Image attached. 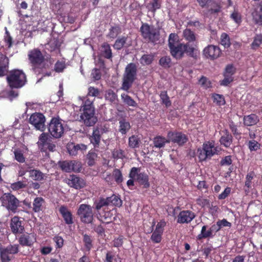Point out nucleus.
I'll list each match as a JSON object with an SVG mask.
<instances>
[{"instance_id":"obj_1","label":"nucleus","mask_w":262,"mask_h":262,"mask_svg":"<svg viewBox=\"0 0 262 262\" xmlns=\"http://www.w3.org/2000/svg\"><path fill=\"white\" fill-rule=\"evenodd\" d=\"M183 37L187 41L181 42L178 35L174 33L169 34L168 39V46L171 56L177 60H181L186 55L194 60H198L200 55L196 41V35L190 29H185L183 31Z\"/></svg>"},{"instance_id":"obj_2","label":"nucleus","mask_w":262,"mask_h":262,"mask_svg":"<svg viewBox=\"0 0 262 262\" xmlns=\"http://www.w3.org/2000/svg\"><path fill=\"white\" fill-rule=\"evenodd\" d=\"M28 57L31 70L36 75L41 74L48 68V65L45 62V56L39 49L34 48L30 50Z\"/></svg>"},{"instance_id":"obj_3","label":"nucleus","mask_w":262,"mask_h":262,"mask_svg":"<svg viewBox=\"0 0 262 262\" xmlns=\"http://www.w3.org/2000/svg\"><path fill=\"white\" fill-rule=\"evenodd\" d=\"M137 66L130 62L126 65L122 78L121 90L128 92L137 77Z\"/></svg>"},{"instance_id":"obj_4","label":"nucleus","mask_w":262,"mask_h":262,"mask_svg":"<svg viewBox=\"0 0 262 262\" xmlns=\"http://www.w3.org/2000/svg\"><path fill=\"white\" fill-rule=\"evenodd\" d=\"M8 85L11 89L23 87L27 82V76L21 70L14 69L9 72L6 77Z\"/></svg>"},{"instance_id":"obj_5","label":"nucleus","mask_w":262,"mask_h":262,"mask_svg":"<svg viewBox=\"0 0 262 262\" xmlns=\"http://www.w3.org/2000/svg\"><path fill=\"white\" fill-rule=\"evenodd\" d=\"M82 113L80 115L81 120L86 126H92L97 121L95 116V108L93 102L86 99L82 106Z\"/></svg>"},{"instance_id":"obj_6","label":"nucleus","mask_w":262,"mask_h":262,"mask_svg":"<svg viewBox=\"0 0 262 262\" xmlns=\"http://www.w3.org/2000/svg\"><path fill=\"white\" fill-rule=\"evenodd\" d=\"M140 32L143 38L148 42H156L160 38V32L153 26L147 23H142Z\"/></svg>"},{"instance_id":"obj_7","label":"nucleus","mask_w":262,"mask_h":262,"mask_svg":"<svg viewBox=\"0 0 262 262\" xmlns=\"http://www.w3.org/2000/svg\"><path fill=\"white\" fill-rule=\"evenodd\" d=\"M77 215L80 221L84 224H91L94 220V213L93 207L88 204H80L77 209Z\"/></svg>"},{"instance_id":"obj_8","label":"nucleus","mask_w":262,"mask_h":262,"mask_svg":"<svg viewBox=\"0 0 262 262\" xmlns=\"http://www.w3.org/2000/svg\"><path fill=\"white\" fill-rule=\"evenodd\" d=\"M198 157L200 161H206L217 154V148L214 143L210 141L205 142L202 148H199L197 151Z\"/></svg>"},{"instance_id":"obj_9","label":"nucleus","mask_w":262,"mask_h":262,"mask_svg":"<svg viewBox=\"0 0 262 262\" xmlns=\"http://www.w3.org/2000/svg\"><path fill=\"white\" fill-rule=\"evenodd\" d=\"M48 130L53 138L58 139L61 137L64 133V127L61 120L58 118H52L49 124Z\"/></svg>"},{"instance_id":"obj_10","label":"nucleus","mask_w":262,"mask_h":262,"mask_svg":"<svg viewBox=\"0 0 262 262\" xmlns=\"http://www.w3.org/2000/svg\"><path fill=\"white\" fill-rule=\"evenodd\" d=\"M37 144L41 151L47 152L48 150L54 151L55 150L56 146L52 142L50 136L47 133H42L41 134Z\"/></svg>"},{"instance_id":"obj_11","label":"nucleus","mask_w":262,"mask_h":262,"mask_svg":"<svg viewBox=\"0 0 262 262\" xmlns=\"http://www.w3.org/2000/svg\"><path fill=\"white\" fill-rule=\"evenodd\" d=\"M18 238V242L22 247H32L36 242L37 235L34 232L23 231Z\"/></svg>"},{"instance_id":"obj_12","label":"nucleus","mask_w":262,"mask_h":262,"mask_svg":"<svg viewBox=\"0 0 262 262\" xmlns=\"http://www.w3.org/2000/svg\"><path fill=\"white\" fill-rule=\"evenodd\" d=\"M2 203L8 209L15 212L19 206V201L14 195L7 193L2 197Z\"/></svg>"},{"instance_id":"obj_13","label":"nucleus","mask_w":262,"mask_h":262,"mask_svg":"<svg viewBox=\"0 0 262 262\" xmlns=\"http://www.w3.org/2000/svg\"><path fill=\"white\" fill-rule=\"evenodd\" d=\"M203 54L206 58L214 60L221 56L222 51L219 46L210 45L203 49Z\"/></svg>"},{"instance_id":"obj_14","label":"nucleus","mask_w":262,"mask_h":262,"mask_svg":"<svg viewBox=\"0 0 262 262\" xmlns=\"http://www.w3.org/2000/svg\"><path fill=\"white\" fill-rule=\"evenodd\" d=\"M60 167L66 172H80L82 168V164L80 161L76 160L63 161L60 163Z\"/></svg>"},{"instance_id":"obj_15","label":"nucleus","mask_w":262,"mask_h":262,"mask_svg":"<svg viewBox=\"0 0 262 262\" xmlns=\"http://www.w3.org/2000/svg\"><path fill=\"white\" fill-rule=\"evenodd\" d=\"M45 117L41 113H34L31 115L29 122L32 124L36 129L43 131L45 129Z\"/></svg>"},{"instance_id":"obj_16","label":"nucleus","mask_w":262,"mask_h":262,"mask_svg":"<svg viewBox=\"0 0 262 262\" xmlns=\"http://www.w3.org/2000/svg\"><path fill=\"white\" fill-rule=\"evenodd\" d=\"M167 137L169 141H170L179 146L184 145L188 140L187 136L182 132H169L167 134Z\"/></svg>"},{"instance_id":"obj_17","label":"nucleus","mask_w":262,"mask_h":262,"mask_svg":"<svg viewBox=\"0 0 262 262\" xmlns=\"http://www.w3.org/2000/svg\"><path fill=\"white\" fill-rule=\"evenodd\" d=\"M195 214L189 210L181 211L177 218V223L184 224H189L195 218Z\"/></svg>"},{"instance_id":"obj_18","label":"nucleus","mask_w":262,"mask_h":262,"mask_svg":"<svg viewBox=\"0 0 262 262\" xmlns=\"http://www.w3.org/2000/svg\"><path fill=\"white\" fill-rule=\"evenodd\" d=\"M10 228L13 234L21 233L25 230L23 221L18 216H14L11 220Z\"/></svg>"},{"instance_id":"obj_19","label":"nucleus","mask_w":262,"mask_h":262,"mask_svg":"<svg viewBox=\"0 0 262 262\" xmlns=\"http://www.w3.org/2000/svg\"><path fill=\"white\" fill-rule=\"evenodd\" d=\"M59 212L61 214L64 223L67 225H72L74 223V217L71 211L65 205L61 206L59 208Z\"/></svg>"},{"instance_id":"obj_20","label":"nucleus","mask_w":262,"mask_h":262,"mask_svg":"<svg viewBox=\"0 0 262 262\" xmlns=\"http://www.w3.org/2000/svg\"><path fill=\"white\" fill-rule=\"evenodd\" d=\"M253 19L255 24L262 25V2L257 4L252 13Z\"/></svg>"},{"instance_id":"obj_21","label":"nucleus","mask_w":262,"mask_h":262,"mask_svg":"<svg viewBox=\"0 0 262 262\" xmlns=\"http://www.w3.org/2000/svg\"><path fill=\"white\" fill-rule=\"evenodd\" d=\"M223 135L220 139L221 145L225 147H229L233 142V137L230 132L226 129L222 131Z\"/></svg>"},{"instance_id":"obj_22","label":"nucleus","mask_w":262,"mask_h":262,"mask_svg":"<svg viewBox=\"0 0 262 262\" xmlns=\"http://www.w3.org/2000/svg\"><path fill=\"white\" fill-rule=\"evenodd\" d=\"M214 236V234H212L210 228L207 225L202 226L200 233L196 236L197 241H202L205 238H212Z\"/></svg>"},{"instance_id":"obj_23","label":"nucleus","mask_w":262,"mask_h":262,"mask_svg":"<svg viewBox=\"0 0 262 262\" xmlns=\"http://www.w3.org/2000/svg\"><path fill=\"white\" fill-rule=\"evenodd\" d=\"M101 136L99 132L93 128L92 134L91 135H90L89 139L90 143L92 144L95 148L99 147Z\"/></svg>"},{"instance_id":"obj_24","label":"nucleus","mask_w":262,"mask_h":262,"mask_svg":"<svg viewBox=\"0 0 262 262\" xmlns=\"http://www.w3.org/2000/svg\"><path fill=\"white\" fill-rule=\"evenodd\" d=\"M136 181L143 188H148L150 186L148 176L145 172H140L136 178Z\"/></svg>"},{"instance_id":"obj_25","label":"nucleus","mask_w":262,"mask_h":262,"mask_svg":"<svg viewBox=\"0 0 262 262\" xmlns=\"http://www.w3.org/2000/svg\"><path fill=\"white\" fill-rule=\"evenodd\" d=\"M68 184L76 189H79L83 187V183L80 178L74 174L70 175L68 179Z\"/></svg>"},{"instance_id":"obj_26","label":"nucleus","mask_w":262,"mask_h":262,"mask_svg":"<svg viewBox=\"0 0 262 262\" xmlns=\"http://www.w3.org/2000/svg\"><path fill=\"white\" fill-rule=\"evenodd\" d=\"M259 121L258 117L256 114H254L245 116L243 118L244 124L248 126L254 125L256 124Z\"/></svg>"},{"instance_id":"obj_27","label":"nucleus","mask_w":262,"mask_h":262,"mask_svg":"<svg viewBox=\"0 0 262 262\" xmlns=\"http://www.w3.org/2000/svg\"><path fill=\"white\" fill-rule=\"evenodd\" d=\"M254 177L255 174L253 171L248 172L246 176L244 190L246 194L249 193L250 189L252 188V180Z\"/></svg>"},{"instance_id":"obj_28","label":"nucleus","mask_w":262,"mask_h":262,"mask_svg":"<svg viewBox=\"0 0 262 262\" xmlns=\"http://www.w3.org/2000/svg\"><path fill=\"white\" fill-rule=\"evenodd\" d=\"M101 48V55L106 59H112L113 54L110 45L107 42H104Z\"/></svg>"},{"instance_id":"obj_29","label":"nucleus","mask_w":262,"mask_h":262,"mask_svg":"<svg viewBox=\"0 0 262 262\" xmlns=\"http://www.w3.org/2000/svg\"><path fill=\"white\" fill-rule=\"evenodd\" d=\"M45 200L42 197H36L33 202L32 210L34 212H39L43 209Z\"/></svg>"},{"instance_id":"obj_30","label":"nucleus","mask_w":262,"mask_h":262,"mask_svg":"<svg viewBox=\"0 0 262 262\" xmlns=\"http://www.w3.org/2000/svg\"><path fill=\"white\" fill-rule=\"evenodd\" d=\"M168 143H169V140L161 136H157L153 139V144L154 147L156 148L164 147Z\"/></svg>"},{"instance_id":"obj_31","label":"nucleus","mask_w":262,"mask_h":262,"mask_svg":"<svg viewBox=\"0 0 262 262\" xmlns=\"http://www.w3.org/2000/svg\"><path fill=\"white\" fill-rule=\"evenodd\" d=\"M60 47V43L58 39L53 38L50 40V41L46 45V48L50 52H53L59 49Z\"/></svg>"},{"instance_id":"obj_32","label":"nucleus","mask_w":262,"mask_h":262,"mask_svg":"<svg viewBox=\"0 0 262 262\" xmlns=\"http://www.w3.org/2000/svg\"><path fill=\"white\" fill-rule=\"evenodd\" d=\"M121 98L123 102L127 106L136 107L138 106L137 103L128 94L122 93L121 95Z\"/></svg>"},{"instance_id":"obj_33","label":"nucleus","mask_w":262,"mask_h":262,"mask_svg":"<svg viewBox=\"0 0 262 262\" xmlns=\"http://www.w3.org/2000/svg\"><path fill=\"white\" fill-rule=\"evenodd\" d=\"M119 131L122 135H125L130 129V123L125 119L119 121Z\"/></svg>"},{"instance_id":"obj_34","label":"nucleus","mask_w":262,"mask_h":262,"mask_svg":"<svg viewBox=\"0 0 262 262\" xmlns=\"http://www.w3.org/2000/svg\"><path fill=\"white\" fill-rule=\"evenodd\" d=\"M104 97L106 100L112 103H117L118 101V95L112 90L109 89L106 91Z\"/></svg>"},{"instance_id":"obj_35","label":"nucleus","mask_w":262,"mask_h":262,"mask_svg":"<svg viewBox=\"0 0 262 262\" xmlns=\"http://www.w3.org/2000/svg\"><path fill=\"white\" fill-rule=\"evenodd\" d=\"M106 200L108 203V205H112L119 207L122 204V201L120 196L116 194H113L111 196L107 197Z\"/></svg>"},{"instance_id":"obj_36","label":"nucleus","mask_w":262,"mask_h":262,"mask_svg":"<svg viewBox=\"0 0 262 262\" xmlns=\"http://www.w3.org/2000/svg\"><path fill=\"white\" fill-rule=\"evenodd\" d=\"M107 206H108V203L106 198L100 197L98 200H96L94 202V208L98 212L103 207Z\"/></svg>"},{"instance_id":"obj_37","label":"nucleus","mask_w":262,"mask_h":262,"mask_svg":"<svg viewBox=\"0 0 262 262\" xmlns=\"http://www.w3.org/2000/svg\"><path fill=\"white\" fill-rule=\"evenodd\" d=\"M121 32V28L119 25H115L111 27L109 29L107 36L111 38L114 39L117 37L118 34Z\"/></svg>"},{"instance_id":"obj_38","label":"nucleus","mask_w":262,"mask_h":262,"mask_svg":"<svg viewBox=\"0 0 262 262\" xmlns=\"http://www.w3.org/2000/svg\"><path fill=\"white\" fill-rule=\"evenodd\" d=\"M5 33L4 35L3 40L5 43L6 46L8 48L12 47L13 41V37L11 35L10 32L6 27L5 28Z\"/></svg>"},{"instance_id":"obj_39","label":"nucleus","mask_w":262,"mask_h":262,"mask_svg":"<svg viewBox=\"0 0 262 262\" xmlns=\"http://www.w3.org/2000/svg\"><path fill=\"white\" fill-rule=\"evenodd\" d=\"M212 98L213 103H215L217 105H224L226 103L224 96L223 95L214 93L212 95Z\"/></svg>"},{"instance_id":"obj_40","label":"nucleus","mask_w":262,"mask_h":262,"mask_svg":"<svg viewBox=\"0 0 262 262\" xmlns=\"http://www.w3.org/2000/svg\"><path fill=\"white\" fill-rule=\"evenodd\" d=\"M248 149L251 152L256 151L260 148V144L255 140H250L246 142Z\"/></svg>"},{"instance_id":"obj_41","label":"nucleus","mask_w":262,"mask_h":262,"mask_svg":"<svg viewBox=\"0 0 262 262\" xmlns=\"http://www.w3.org/2000/svg\"><path fill=\"white\" fill-rule=\"evenodd\" d=\"M30 176L33 180L35 181H41L44 179L43 173L37 169L30 170Z\"/></svg>"},{"instance_id":"obj_42","label":"nucleus","mask_w":262,"mask_h":262,"mask_svg":"<svg viewBox=\"0 0 262 262\" xmlns=\"http://www.w3.org/2000/svg\"><path fill=\"white\" fill-rule=\"evenodd\" d=\"M159 64L165 69L169 68L171 65V59L169 56L162 57L159 61Z\"/></svg>"},{"instance_id":"obj_43","label":"nucleus","mask_w":262,"mask_h":262,"mask_svg":"<svg viewBox=\"0 0 262 262\" xmlns=\"http://www.w3.org/2000/svg\"><path fill=\"white\" fill-rule=\"evenodd\" d=\"M127 39V37L125 36H122L117 38L113 45L114 48L117 50H121L126 43Z\"/></svg>"},{"instance_id":"obj_44","label":"nucleus","mask_w":262,"mask_h":262,"mask_svg":"<svg viewBox=\"0 0 262 262\" xmlns=\"http://www.w3.org/2000/svg\"><path fill=\"white\" fill-rule=\"evenodd\" d=\"M83 242L86 251H90L93 247L91 236L86 234H83Z\"/></svg>"},{"instance_id":"obj_45","label":"nucleus","mask_w":262,"mask_h":262,"mask_svg":"<svg viewBox=\"0 0 262 262\" xmlns=\"http://www.w3.org/2000/svg\"><path fill=\"white\" fill-rule=\"evenodd\" d=\"M19 245L18 244H13V245H9L6 247L2 248L3 250H5L7 253L10 254H16L19 252Z\"/></svg>"},{"instance_id":"obj_46","label":"nucleus","mask_w":262,"mask_h":262,"mask_svg":"<svg viewBox=\"0 0 262 262\" xmlns=\"http://www.w3.org/2000/svg\"><path fill=\"white\" fill-rule=\"evenodd\" d=\"M154 59V55L152 54H144L140 59V63L143 66L149 65L152 62Z\"/></svg>"},{"instance_id":"obj_47","label":"nucleus","mask_w":262,"mask_h":262,"mask_svg":"<svg viewBox=\"0 0 262 262\" xmlns=\"http://www.w3.org/2000/svg\"><path fill=\"white\" fill-rule=\"evenodd\" d=\"M97 157V154L96 152L93 151H90L86 155L88 165L90 166L94 165Z\"/></svg>"},{"instance_id":"obj_48","label":"nucleus","mask_w":262,"mask_h":262,"mask_svg":"<svg viewBox=\"0 0 262 262\" xmlns=\"http://www.w3.org/2000/svg\"><path fill=\"white\" fill-rule=\"evenodd\" d=\"M112 175L117 184H119L123 181L122 172L119 169L115 168L113 170Z\"/></svg>"},{"instance_id":"obj_49","label":"nucleus","mask_w":262,"mask_h":262,"mask_svg":"<svg viewBox=\"0 0 262 262\" xmlns=\"http://www.w3.org/2000/svg\"><path fill=\"white\" fill-rule=\"evenodd\" d=\"M140 142V139L137 136L133 135L128 139L129 146L133 148L138 147L139 146Z\"/></svg>"},{"instance_id":"obj_50","label":"nucleus","mask_w":262,"mask_h":262,"mask_svg":"<svg viewBox=\"0 0 262 262\" xmlns=\"http://www.w3.org/2000/svg\"><path fill=\"white\" fill-rule=\"evenodd\" d=\"M160 97L162 103L165 104L166 107H169L171 105V102L167 95V91H163L161 92Z\"/></svg>"},{"instance_id":"obj_51","label":"nucleus","mask_w":262,"mask_h":262,"mask_svg":"<svg viewBox=\"0 0 262 262\" xmlns=\"http://www.w3.org/2000/svg\"><path fill=\"white\" fill-rule=\"evenodd\" d=\"M236 72V68L232 64L226 66L223 73L224 76H228L230 77L233 78V76Z\"/></svg>"},{"instance_id":"obj_52","label":"nucleus","mask_w":262,"mask_h":262,"mask_svg":"<svg viewBox=\"0 0 262 262\" xmlns=\"http://www.w3.org/2000/svg\"><path fill=\"white\" fill-rule=\"evenodd\" d=\"M221 44L225 48H229L231 45L229 36L226 33H223L221 36Z\"/></svg>"},{"instance_id":"obj_53","label":"nucleus","mask_w":262,"mask_h":262,"mask_svg":"<svg viewBox=\"0 0 262 262\" xmlns=\"http://www.w3.org/2000/svg\"><path fill=\"white\" fill-rule=\"evenodd\" d=\"M14 158L18 162L23 163L25 162L26 158L24 153L20 149H16L14 151Z\"/></svg>"},{"instance_id":"obj_54","label":"nucleus","mask_w":262,"mask_h":262,"mask_svg":"<svg viewBox=\"0 0 262 262\" xmlns=\"http://www.w3.org/2000/svg\"><path fill=\"white\" fill-rule=\"evenodd\" d=\"M0 258L2 262H10L12 259V256L0 248Z\"/></svg>"},{"instance_id":"obj_55","label":"nucleus","mask_w":262,"mask_h":262,"mask_svg":"<svg viewBox=\"0 0 262 262\" xmlns=\"http://www.w3.org/2000/svg\"><path fill=\"white\" fill-rule=\"evenodd\" d=\"M163 233L154 230L152 232L150 239L154 243H160L162 240Z\"/></svg>"},{"instance_id":"obj_56","label":"nucleus","mask_w":262,"mask_h":262,"mask_svg":"<svg viewBox=\"0 0 262 262\" xmlns=\"http://www.w3.org/2000/svg\"><path fill=\"white\" fill-rule=\"evenodd\" d=\"M261 44L259 34H256L253 38V41L251 44V48L253 50H256Z\"/></svg>"},{"instance_id":"obj_57","label":"nucleus","mask_w":262,"mask_h":262,"mask_svg":"<svg viewBox=\"0 0 262 262\" xmlns=\"http://www.w3.org/2000/svg\"><path fill=\"white\" fill-rule=\"evenodd\" d=\"M8 59L4 58L3 63L0 64V77L4 76L8 72Z\"/></svg>"},{"instance_id":"obj_58","label":"nucleus","mask_w":262,"mask_h":262,"mask_svg":"<svg viewBox=\"0 0 262 262\" xmlns=\"http://www.w3.org/2000/svg\"><path fill=\"white\" fill-rule=\"evenodd\" d=\"M112 156L114 159H123L125 157V151L121 149H115L112 152Z\"/></svg>"},{"instance_id":"obj_59","label":"nucleus","mask_w":262,"mask_h":262,"mask_svg":"<svg viewBox=\"0 0 262 262\" xmlns=\"http://www.w3.org/2000/svg\"><path fill=\"white\" fill-rule=\"evenodd\" d=\"M66 67L64 61L58 60L54 65V70L57 73L62 72Z\"/></svg>"},{"instance_id":"obj_60","label":"nucleus","mask_w":262,"mask_h":262,"mask_svg":"<svg viewBox=\"0 0 262 262\" xmlns=\"http://www.w3.org/2000/svg\"><path fill=\"white\" fill-rule=\"evenodd\" d=\"M108 208H107V210H106V208H105L103 210V212L101 214H100L101 216L105 220H108L107 222V223H109L111 221V220L113 216V213L111 210H107Z\"/></svg>"},{"instance_id":"obj_61","label":"nucleus","mask_w":262,"mask_h":262,"mask_svg":"<svg viewBox=\"0 0 262 262\" xmlns=\"http://www.w3.org/2000/svg\"><path fill=\"white\" fill-rule=\"evenodd\" d=\"M230 18L238 25H240L242 23V19L241 14L237 11H234L232 12L230 15Z\"/></svg>"},{"instance_id":"obj_62","label":"nucleus","mask_w":262,"mask_h":262,"mask_svg":"<svg viewBox=\"0 0 262 262\" xmlns=\"http://www.w3.org/2000/svg\"><path fill=\"white\" fill-rule=\"evenodd\" d=\"M199 83L206 89L212 86L210 81L209 80L207 77L204 76H202L200 79Z\"/></svg>"},{"instance_id":"obj_63","label":"nucleus","mask_w":262,"mask_h":262,"mask_svg":"<svg viewBox=\"0 0 262 262\" xmlns=\"http://www.w3.org/2000/svg\"><path fill=\"white\" fill-rule=\"evenodd\" d=\"M221 11V6L220 4L214 3L209 9L208 11L211 14H217Z\"/></svg>"},{"instance_id":"obj_64","label":"nucleus","mask_w":262,"mask_h":262,"mask_svg":"<svg viewBox=\"0 0 262 262\" xmlns=\"http://www.w3.org/2000/svg\"><path fill=\"white\" fill-rule=\"evenodd\" d=\"M229 128L235 137L241 136V133L238 132L237 125L233 121L229 123Z\"/></svg>"}]
</instances>
